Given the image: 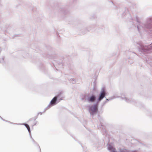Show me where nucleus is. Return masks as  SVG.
Segmentation results:
<instances>
[{"label":"nucleus","mask_w":152,"mask_h":152,"mask_svg":"<svg viewBox=\"0 0 152 152\" xmlns=\"http://www.w3.org/2000/svg\"><path fill=\"white\" fill-rule=\"evenodd\" d=\"M57 99V97L55 96L51 100L50 102V104L52 105H54L56 103Z\"/></svg>","instance_id":"nucleus-5"},{"label":"nucleus","mask_w":152,"mask_h":152,"mask_svg":"<svg viewBox=\"0 0 152 152\" xmlns=\"http://www.w3.org/2000/svg\"><path fill=\"white\" fill-rule=\"evenodd\" d=\"M108 149L111 152H117L116 149L112 145H110L108 147Z\"/></svg>","instance_id":"nucleus-2"},{"label":"nucleus","mask_w":152,"mask_h":152,"mask_svg":"<svg viewBox=\"0 0 152 152\" xmlns=\"http://www.w3.org/2000/svg\"><path fill=\"white\" fill-rule=\"evenodd\" d=\"M95 96L94 95H92L88 99V100L89 102H94L95 100Z\"/></svg>","instance_id":"nucleus-3"},{"label":"nucleus","mask_w":152,"mask_h":152,"mask_svg":"<svg viewBox=\"0 0 152 152\" xmlns=\"http://www.w3.org/2000/svg\"><path fill=\"white\" fill-rule=\"evenodd\" d=\"M24 125L26 127V128L28 129V131H29V132H30V128L29 127V125L28 124H24Z\"/></svg>","instance_id":"nucleus-6"},{"label":"nucleus","mask_w":152,"mask_h":152,"mask_svg":"<svg viewBox=\"0 0 152 152\" xmlns=\"http://www.w3.org/2000/svg\"><path fill=\"white\" fill-rule=\"evenodd\" d=\"M105 94V92L104 91H102L99 96V100L100 101L104 97Z\"/></svg>","instance_id":"nucleus-4"},{"label":"nucleus","mask_w":152,"mask_h":152,"mask_svg":"<svg viewBox=\"0 0 152 152\" xmlns=\"http://www.w3.org/2000/svg\"><path fill=\"white\" fill-rule=\"evenodd\" d=\"M126 150L125 149H121L119 152H126Z\"/></svg>","instance_id":"nucleus-7"},{"label":"nucleus","mask_w":152,"mask_h":152,"mask_svg":"<svg viewBox=\"0 0 152 152\" xmlns=\"http://www.w3.org/2000/svg\"><path fill=\"white\" fill-rule=\"evenodd\" d=\"M98 111L97 106L94 105L91 107L90 109V112L91 114L94 115Z\"/></svg>","instance_id":"nucleus-1"}]
</instances>
